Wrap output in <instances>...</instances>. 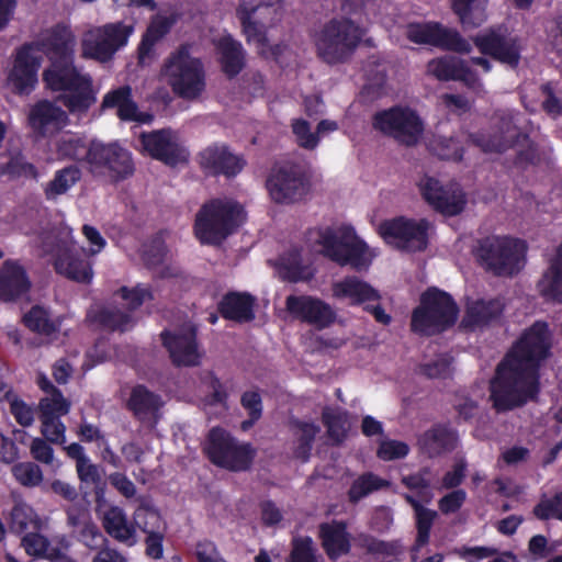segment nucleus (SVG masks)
Masks as SVG:
<instances>
[{"label": "nucleus", "instance_id": "nucleus-11", "mask_svg": "<svg viewBox=\"0 0 562 562\" xmlns=\"http://www.w3.org/2000/svg\"><path fill=\"white\" fill-rule=\"evenodd\" d=\"M132 32L133 26L122 22L92 27L82 36V56L100 63H108L127 43Z\"/></svg>", "mask_w": 562, "mask_h": 562}, {"label": "nucleus", "instance_id": "nucleus-15", "mask_svg": "<svg viewBox=\"0 0 562 562\" xmlns=\"http://www.w3.org/2000/svg\"><path fill=\"white\" fill-rule=\"evenodd\" d=\"M373 125L385 135L406 146L415 145L424 125L417 113L408 108L395 106L374 115Z\"/></svg>", "mask_w": 562, "mask_h": 562}, {"label": "nucleus", "instance_id": "nucleus-22", "mask_svg": "<svg viewBox=\"0 0 562 562\" xmlns=\"http://www.w3.org/2000/svg\"><path fill=\"white\" fill-rule=\"evenodd\" d=\"M285 307L294 318L317 328H325L335 319V312L329 304L310 295H290L285 300Z\"/></svg>", "mask_w": 562, "mask_h": 562}, {"label": "nucleus", "instance_id": "nucleus-4", "mask_svg": "<svg viewBox=\"0 0 562 562\" xmlns=\"http://www.w3.org/2000/svg\"><path fill=\"white\" fill-rule=\"evenodd\" d=\"M321 252L340 266L357 271L367 270L374 258L373 250L349 226L325 227L315 232Z\"/></svg>", "mask_w": 562, "mask_h": 562}, {"label": "nucleus", "instance_id": "nucleus-29", "mask_svg": "<svg viewBox=\"0 0 562 562\" xmlns=\"http://www.w3.org/2000/svg\"><path fill=\"white\" fill-rule=\"evenodd\" d=\"M127 408L143 423L154 425L159 418V411L164 405L161 397L144 385H135L131 390L126 402Z\"/></svg>", "mask_w": 562, "mask_h": 562}, {"label": "nucleus", "instance_id": "nucleus-60", "mask_svg": "<svg viewBox=\"0 0 562 562\" xmlns=\"http://www.w3.org/2000/svg\"><path fill=\"white\" fill-rule=\"evenodd\" d=\"M431 148L441 159L460 160L462 158V147L453 137L438 136L431 143Z\"/></svg>", "mask_w": 562, "mask_h": 562}, {"label": "nucleus", "instance_id": "nucleus-59", "mask_svg": "<svg viewBox=\"0 0 562 562\" xmlns=\"http://www.w3.org/2000/svg\"><path fill=\"white\" fill-rule=\"evenodd\" d=\"M316 552L312 538H296L293 541L291 562H324L323 558L317 555Z\"/></svg>", "mask_w": 562, "mask_h": 562}, {"label": "nucleus", "instance_id": "nucleus-61", "mask_svg": "<svg viewBox=\"0 0 562 562\" xmlns=\"http://www.w3.org/2000/svg\"><path fill=\"white\" fill-rule=\"evenodd\" d=\"M38 407L41 415H45L47 409L49 412V416L60 417L69 412L70 404L63 396L60 391L54 390L52 394L46 395L40 401Z\"/></svg>", "mask_w": 562, "mask_h": 562}, {"label": "nucleus", "instance_id": "nucleus-54", "mask_svg": "<svg viewBox=\"0 0 562 562\" xmlns=\"http://www.w3.org/2000/svg\"><path fill=\"white\" fill-rule=\"evenodd\" d=\"M58 151L60 155L88 164L90 156V145L87 146L80 137L76 135H65L58 142Z\"/></svg>", "mask_w": 562, "mask_h": 562}, {"label": "nucleus", "instance_id": "nucleus-6", "mask_svg": "<svg viewBox=\"0 0 562 562\" xmlns=\"http://www.w3.org/2000/svg\"><path fill=\"white\" fill-rule=\"evenodd\" d=\"M527 245L508 236H488L474 250L480 267L497 278H514L526 265Z\"/></svg>", "mask_w": 562, "mask_h": 562}, {"label": "nucleus", "instance_id": "nucleus-26", "mask_svg": "<svg viewBox=\"0 0 562 562\" xmlns=\"http://www.w3.org/2000/svg\"><path fill=\"white\" fill-rule=\"evenodd\" d=\"M200 158L201 167L213 176L223 175L232 178L245 166L243 158L234 155L225 145L209 146L201 153Z\"/></svg>", "mask_w": 562, "mask_h": 562}, {"label": "nucleus", "instance_id": "nucleus-1", "mask_svg": "<svg viewBox=\"0 0 562 562\" xmlns=\"http://www.w3.org/2000/svg\"><path fill=\"white\" fill-rule=\"evenodd\" d=\"M551 348L544 323L533 324L521 336L496 370L491 382V400L497 412L518 407L538 392V368Z\"/></svg>", "mask_w": 562, "mask_h": 562}, {"label": "nucleus", "instance_id": "nucleus-42", "mask_svg": "<svg viewBox=\"0 0 562 562\" xmlns=\"http://www.w3.org/2000/svg\"><path fill=\"white\" fill-rule=\"evenodd\" d=\"M21 547L25 553L33 559H45L53 562L55 555L61 549L52 547L50 541L44 535L38 532H29L21 539Z\"/></svg>", "mask_w": 562, "mask_h": 562}, {"label": "nucleus", "instance_id": "nucleus-63", "mask_svg": "<svg viewBox=\"0 0 562 562\" xmlns=\"http://www.w3.org/2000/svg\"><path fill=\"white\" fill-rule=\"evenodd\" d=\"M292 132L300 147L305 149H314L318 145L317 134L311 131V126L305 120H294L292 123Z\"/></svg>", "mask_w": 562, "mask_h": 562}, {"label": "nucleus", "instance_id": "nucleus-28", "mask_svg": "<svg viewBox=\"0 0 562 562\" xmlns=\"http://www.w3.org/2000/svg\"><path fill=\"white\" fill-rule=\"evenodd\" d=\"M166 247L160 236H155L148 243L144 244L142 249V259L144 265L156 270L154 277L160 279H182L184 272L177 266L165 262Z\"/></svg>", "mask_w": 562, "mask_h": 562}, {"label": "nucleus", "instance_id": "nucleus-12", "mask_svg": "<svg viewBox=\"0 0 562 562\" xmlns=\"http://www.w3.org/2000/svg\"><path fill=\"white\" fill-rule=\"evenodd\" d=\"M430 223L425 220L396 217L380 225V234L386 244L406 251H423L428 245V231Z\"/></svg>", "mask_w": 562, "mask_h": 562}, {"label": "nucleus", "instance_id": "nucleus-64", "mask_svg": "<svg viewBox=\"0 0 562 562\" xmlns=\"http://www.w3.org/2000/svg\"><path fill=\"white\" fill-rule=\"evenodd\" d=\"M74 537L90 550H98L108 541L93 520L88 522Z\"/></svg>", "mask_w": 562, "mask_h": 562}, {"label": "nucleus", "instance_id": "nucleus-56", "mask_svg": "<svg viewBox=\"0 0 562 562\" xmlns=\"http://www.w3.org/2000/svg\"><path fill=\"white\" fill-rule=\"evenodd\" d=\"M533 515L540 520H562V492L552 497L543 496L535 506Z\"/></svg>", "mask_w": 562, "mask_h": 562}, {"label": "nucleus", "instance_id": "nucleus-34", "mask_svg": "<svg viewBox=\"0 0 562 562\" xmlns=\"http://www.w3.org/2000/svg\"><path fill=\"white\" fill-rule=\"evenodd\" d=\"M131 97L130 86L120 87L104 95L102 108H117V115L121 120L146 122L149 116L138 112L137 105Z\"/></svg>", "mask_w": 562, "mask_h": 562}, {"label": "nucleus", "instance_id": "nucleus-57", "mask_svg": "<svg viewBox=\"0 0 562 562\" xmlns=\"http://www.w3.org/2000/svg\"><path fill=\"white\" fill-rule=\"evenodd\" d=\"M429 469H423L416 474L403 476V484L415 491L419 497V502L428 503L432 498V493L430 491V481H429Z\"/></svg>", "mask_w": 562, "mask_h": 562}, {"label": "nucleus", "instance_id": "nucleus-27", "mask_svg": "<svg viewBox=\"0 0 562 562\" xmlns=\"http://www.w3.org/2000/svg\"><path fill=\"white\" fill-rule=\"evenodd\" d=\"M164 345L169 350L172 361L177 366H198L201 352L195 341V331L189 326L179 334L162 333Z\"/></svg>", "mask_w": 562, "mask_h": 562}, {"label": "nucleus", "instance_id": "nucleus-41", "mask_svg": "<svg viewBox=\"0 0 562 562\" xmlns=\"http://www.w3.org/2000/svg\"><path fill=\"white\" fill-rule=\"evenodd\" d=\"M89 317L100 326L111 330H126L133 325L132 317L113 305L91 310Z\"/></svg>", "mask_w": 562, "mask_h": 562}, {"label": "nucleus", "instance_id": "nucleus-51", "mask_svg": "<svg viewBox=\"0 0 562 562\" xmlns=\"http://www.w3.org/2000/svg\"><path fill=\"white\" fill-rule=\"evenodd\" d=\"M389 486V482L373 473H366L353 481L349 490V499L353 503L368 496L370 493Z\"/></svg>", "mask_w": 562, "mask_h": 562}, {"label": "nucleus", "instance_id": "nucleus-18", "mask_svg": "<svg viewBox=\"0 0 562 562\" xmlns=\"http://www.w3.org/2000/svg\"><path fill=\"white\" fill-rule=\"evenodd\" d=\"M520 139L527 140V135L519 132L517 120L512 113L503 114L493 133L469 135V140L484 153H504L515 147Z\"/></svg>", "mask_w": 562, "mask_h": 562}, {"label": "nucleus", "instance_id": "nucleus-21", "mask_svg": "<svg viewBox=\"0 0 562 562\" xmlns=\"http://www.w3.org/2000/svg\"><path fill=\"white\" fill-rule=\"evenodd\" d=\"M140 142L145 151L167 165L176 166L188 159L187 150L179 143L177 134L170 130L144 133L140 135Z\"/></svg>", "mask_w": 562, "mask_h": 562}, {"label": "nucleus", "instance_id": "nucleus-16", "mask_svg": "<svg viewBox=\"0 0 562 562\" xmlns=\"http://www.w3.org/2000/svg\"><path fill=\"white\" fill-rule=\"evenodd\" d=\"M88 169L95 176L121 180L131 176L134 166L127 150L117 144L91 142Z\"/></svg>", "mask_w": 562, "mask_h": 562}, {"label": "nucleus", "instance_id": "nucleus-45", "mask_svg": "<svg viewBox=\"0 0 562 562\" xmlns=\"http://www.w3.org/2000/svg\"><path fill=\"white\" fill-rule=\"evenodd\" d=\"M405 499L413 506L417 525V543L424 546L429 540V532L437 513L425 508L419 501L406 494Z\"/></svg>", "mask_w": 562, "mask_h": 562}, {"label": "nucleus", "instance_id": "nucleus-37", "mask_svg": "<svg viewBox=\"0 0 562 562\" xmlns=\"http://www.w3.org/2000/svg\"><path fill=\"white\" fill-rule=\"evenodd\" d=\"M221 56L223 71L228 77H235L244 67V52L240 43L225 35L215 42Z\"/></svg>", "mask_w": 562, "mask_h": 562}, {"label": "nucleus", "instance_id": "nucleus-58", "mask_svg": "<svg viewBox=\"0 0 562 562\" xmlns=\"http://www.w3.org/2000/svg\"><path fill=\"white\" fill-rule=\"evenodd\" d=\"M41 431L45 439L52 443H64L66 441V427L57 416H49L46 409L45 415H41Z\"/></svg>", "mask_w": 562, "mask_h": 562}, {"label": "nucleus", "instance_id": "nucleus-53", "mask_svg": "<svg viewBox=\"0 0 562 562\" xmlns=\"http://www.w3.org/2000/svg\"><path fill=\"white\" fill-rule=\"evenodd\" d=\"M11 472L15 481L25 487H36L44 479L42 469L31 461L14 464Z\"/></svg>", "mask_w": 562, "mask_h": 562}, {"label": "nucleus", "instance_id": "nucleus-46", "mask_svg": "<svg viewBox=\"0 0 562 562\" xmlns=\"http://www.w3.org/2000/svg\"><path fill=\"white\" fill-rule=\"evenodd\" d=\"M176 19L175 16H164V15H157L151 24L149 25L147 33L139 46L138 54H139V61L144 63L145 58L147 57L149 53V46L157 40H159L161 36H164L170 27L175 24Z\"/></svg>", "mask_w": 562, "mask_h": 562}, {"label": "nucleus", "instance_id": "nucleus-25", "mask_svg": "<svg viewBox=\"0 0 562 562\" xmlns=\"http://www.w3.org/2000/svg\"><path fill=\"white\" fill-rule=\"evenodd\" d=\"M31 45H35L38 53L43 50L49 61L75 58L76 36L69 26L57 24L43 31Z\"/></svg>", "mask_w": 562, "mask_h": 562}, {"label": "nucleus", "instance_id": "nucleus-52", "mask_svg": "<svg viewBox=\"0 0 562 562\" xmlns=\"http://www.w3.org/2000/svg\"><path fill=\"white\" fill-rule=\"evenodd\" d=\"M128 310H135L145 302L151 300V292L146 283H130L120 289L116 293Z\"/></svg>", "mask_w": 562, "mask_h": 562}, {"label": "nucleus", "instance_id": "nucleus-55", "mask_svg": "<svg viewBox=\"0 0 562 562\" xmlns=\"http://www.w3.org/2000/svg\"><path fill=\"white\" fill-rule=\"evenodd\" d=\"M0 172L10 175L13 177H35L36 172L33 165L29 164L24 156L19 151L14 150L9 153L8 160L0 165Z\"/></svg>", "mask_w": 562, "mask_h": 562}, {"label": "nucleus", "instance_id": "nucleus-10", "mask_svg": "<svg viewBox=\"0 0 562 562\" xmlns=\"http://www.w3.org/2000/svg\"><path fill=\"white\" fill-rule=\"evenodd\" d=\"M205 451L215 465L231 471L247 470L255 457V449L250 443L237 441L221 428L210 431Z\"/></svg>", "mask_w": 562, "mask_h": 562}, {"label": "nucleus", "instance_id": "nucleus-32", "mask_svg": "<svg viewBox=\"0 0 562 562\" xmlns=\"http://www.w3.org/2000/svg\"><path fill=\"white\" fill-rule=\"evenodd\" d=\"M428 71L439 80H460L469 87L479 83L477 77L458 57L447 56L428 64Z\"/></svg>", "mask_w": 562, "mask_h": 562}, {"label": "nucleus", "instance_id": "nucleus-8", "mask_svg": "<svg viewBox=\"0 0 562 562\" xmlns=\"http://www.w3.org/2000/svg\"><path fill=\"white\" fill-rule=\"evenodd\" d=\"M363 36L362 30L349 19H333L314 35L316 53L327 64L347 60Z\"/></svg>", "mask_w": 562, "mask_h": 562}, {"label": "nucleus", "instance_id": "nucleus-36", "mask_svg": "<svg viewBox=\"0 0 562 562\" xmlns=\"http://www.w3.org/2000/svg\"><path fill=\"white\" fill-rule=\"evenodd\" d=\"M220 311L225 318L248 322L255 317L254 299L247 293H228L220 303Z\"/></svg>", "mask_w": 562, "mask_h": 562}, {"label": "nucleus", "instance_id": "nucleus-49", "mask_svg": "<svg viewBox=\"0 0 562 562\" xmlns=\"http://www.w3.org/2000/svg\"><path fill=\"white\" fill-rule=\"evenodd\" d=\"M323 422L327 427L329 437L340 442L345 439L349 429L348 415L340 409L326 408L323 412Z\"/></svg>", "mask_w": 562, "mask_h": 562}, {"label": "nucleus", "instance_id": "nucleus-7", "mask_svg": "<svg viewBox=\"0 0 562 562\" xmlns=\"http://www.w3.org/2000/svg\"><path fill=\"white\" fill-rule=\"evenodd\" d=\"M458 313V306L450 294L430 288L422 295L419 305L412 313L411 329L424 336L439 334L456 323Z\"/></svg>", "mask_w": 562, "mask_h": 562}, {"label": "nucleus", "instance_id": "nucleus-31", "mask_svg": "<svg viewBox=\"0 0 562 562\" xmlns=\"http://www.w3.org/2000/svg\"><path fill=\"white\" fill-rule=\"evenodd\" d=\"M322 547L329 559L336 560L350 550V536L344 521L333 520L319 525Z\"/></svg>", "mask_w": 562, "mask_h": 562}, {"label": "nucleus", "instance_id": "nucleus-13", "mask_svg": "<svg viewBox=\"0 0 562 562\" xmlns=\"http://www.w3.org/2000/svg\"><path fill=\"white\" fill-rule=\"evenodd\" d=\"M278 9L277 5L269 3L260 2L254 5L244 1L237 10L247 41L255 44L258 53L266 57L277 54L268 44L266 29L279 19Z\"/></svg>", "mask_w": 562, "mask_h": 562}, {"label": "nucleus", "instance_id": "nucleus-48", "mask_svg": "<svg viewBox=\"0 0 562 562\" xmlns=\"http://www.w3.org/2000/svg\"><path fill=\"white\" fill-rule=\"evenodd\" d=\"M80 179V171L76 167L64 168L58 171L55 178L45 188L47 199L66 193Z\"/></svg>", "mask_w": 562, "mask_h": 562}, {"label": "nucleus", "instance_id": "nucleus-23", "mask_svg": "<svg viewBox=\"0 0 562 562\" xmlns=\"http://www.w3.org/2000/svg\"><path fill=\"white\" fill-rule=\"evenodd\" d=\"M42 56L35 45L22 46L15 55L9 80L19 93H27L37 82Z\"/></svg>", "mask_w": 562, "mask_h": 562}, {"label": "nucleus", "instance_id": "nucleus-47", "mask_svg": "<svg viewBox=\"0 0 562 562\" xmlns=\"http://www.w3.org/2000/svg\"><path fill=\"white\" fill-rule=\"evenodd\" d=\"M319 432V427L312 423L297 422L294 425V435L296 437V446L294 454L296 458L306 461L312 450V443Z\"/></svg>", "mask_w": 562, "mask_h": 562}, {"label": "nucleus", "instance_id": "nucleus-39", "mask_svg": "<svg viewBox=\"0 0 562 562\" xmlns=\"http://www.w3.org/2000/svg\"><path fill=\"white\" fill-rule=\"evenodd\" d=\"M502 312V304L498 301H472L468 303L463 324L467 327H476L486 324Z\"/></svg>", "mask_w": 562, "mask_h": 562}, {"label": "nucleus", "instance_id": "nucleus-38", "mask_svg": "<svg viewBox=\"0 0 562 562\" xmlns=\"http://www.w3.org/2000/svg\"><path fill=\"white\" fill-rule=\"evenodd\" d=\"M487 0H452L453 12L465 29L481 26L486 20Z\"/></svg>", "mask_w": 562, "mask_h": 562}, {"label": "nucleus", "instance_id": "nucleus-5", "mask_svg": "<svg viewBox=\"0 0 562 562\" xmlns=\"http://www.w3.org/2000/svg\"><path fill=\"white\" fill-rule=\"evenodd\" d=\"M161 75L172 92L187 101L200 99L205 91L204 64L189 46H180L165 59Z\"/></svg>", "mask_w": 562, "mask_h": 562}, {"label": "nucleus", "instance_id": "nucleus-17", "mask_svg": "<svg viewBox=\"0 0 562 562\" xmlns=\"http://www.w3.org/2000/svg\"><path fill=\"white\" fill-rule=\"evenodd\" d=\"M406 36L417 44H428L457 53H470L471 45L460 33L439 23H413L406 27Z\"/></svg>", "mask_w": 562, "mask_h": 562}, {"label": "nucleus", "instance_id": "nucleus-62", "mask_svg": "<svg viewBox=\"0 0 562 562\" xmlns=\"http://www.w3.org/2000/svg\"><path fill=\"white\" fill-rule=\"evenodd\" d=\"M240 403L245 409L248 411L250 416L249 420H244L241 423V428L247 430L252 424L261 417L262 413V403L261 396L256 391H247L241 395Z\"/></svg>", "mask_w": 562, "mask_h": 562}, {"label": "nucleus", "instance_id": "nucleus-40", "mask_svg": "<svg viewBox=\"0 0 562 562\" xmlns=\"http://www.w3.org/2000/svg\"><path fill=\"white\" fill-rule=\"evenodd\" d=\"M10 527L14 532L23 533L29 529H41L42 520L31 505L16 498L10 512Z\"/></svg>", "mask_w": 562, "mask_h": 562}, {"label": "nucleus", "instance_id": "nucleus-44", "mask_svg": "<svg viewBox=\"0 0 562 562\" xmlns=\"http://www.w3.org/2000/svg\"><path fill=\"white\" fill-rule=\"evenodd\" d=\"M334 293L346 297L350 303H366L379 300L378 292L369 283H336Z\"/></svg>", "mask_w": 562, "mask_h": 562}, {"label": "nucleus", "instance_id": "nucleus-3", "mask_svg": "<svg viewBox=\"0 0 562 562\" xmlns=\"http://www.w3.org/2000/svg\"><path fill=\"white\" fill-rule=\"evenodd\" d=\"M246 220L241 204L228 198L213 199L195 215L194 234L206 245H220Z\"/></svg>", "mask_w": 562, "mask_h": 562}, {"label": "nucleus", "instance_id": "nucleus-2", "mask_svg": "<svg viewBox=\"0 0 562 562\" xmlns=\"http://www.w3.org/2000/svg\"><path fill=\"white\" fill-rule=\"evenodd\" d=\"M75 58L50 60L43 71L47 89L61 92L59 99L71 114L81 115L95 103L92 80L74 64Z\"/></svg>", "mask_w": 562, "mask_h": 562}, {"label": "nucleus", "instance_id": "nucleus-19", "mask_svg": "<svg viewBox=\"0 0 562 562\" xmlns=\"http://www.w3.org/2000/svg\"><path fill=\"white\" fill-rule=\"evenodd\" d=\"M418 186L424 199L442 214L456 215L463 210L465 199L459 184L442 186L434 178L424 177Z\"/></svg>", "mask_w": 562, "mask_h": 562}, {"label": "nucleus", "instance_id": "nucleus-43", "mask_svg": "<svg viewBox=\"0 0 562 562\" xmlns=\"http://www.w3.org/2000/svg\"><path fill=\"white\" fill-rule=\"evenodd\" d=\"M135 529L138 528L146 535L166 531V522L159 512L153 506L142 503L133 514Z\"/></svg>", "mask_w": 562, "mask_h": 562}, {"label": "nucleus", "instance_id": "nucleus-30", "mask_svg": "<svg viewBox=\"0 0 562 562\" xmlns=\"http://www.w3.org/2000/svg\"><path fill=\"white\" fill-rule=\"evenodd\" d=\"M458 443V435L445 425H435L417 439L419 450L430 458L452 451Z\"/></svg>", "mask_w": 562, "mask_h": 562}, {"label": "nucleus", "instance_id": "nucleus-20", "mask_svg": "<svg viewBox=\"0 0 562 562\" xmlns=\"http://www.w3.org/2000/svg\"><path fill=\"white\" fill-rule=\"evenodd\" d=\"M69 123V117L56 103L41 100L30 108L27 124L37 138H47L56 135Z\"/></svg>", "mask_w": 562, "mask_h": 562}, {"label": "nucleus", "instance_id": "nucleus-14", "mask_svg": "<svg viewBox=\"0 0 562 562\" xmlns=\"http://www.w3.org/2000/svg\"><path fill=\"white\" fill-rule=\"evenodd\" d=\"M72 244V229L67 226L53 232L52 236L43 237L44 250L56 251L55 269L61 277L72 281H89L93 277L92 269L87 261L69 254L68 247Z\"/></svg>", "mask_w": 562, "mask_h": 562}, {"label": "nucleus", "instance_id": "nucleus-9", "mask_svg": "<svg viewBox=\"0 0 562 562\" xmlns=\"http://www.w3.org/2000/svg\"><path fill=\"white\" fill-rule=\"evenodd\" d=\"M310 187L305 168L293 161L274 164L266 181L271 200L279 204L301 201L308 193Z\"/></svg>", "mask_w": 562, "mask_h": 562}, {"label": "nucleus", "instance_id": "nucleus-24", "mask_svg": "<svg viewBox=\"0 0 562 562\" xmlns=\"http://www.w3.org/2000/svg\"><path fill=\"white\" fill-rule=\"evenodd\" d=\"M483 54L491 55L501 63L516 67L520 58V46L516 37L490 30L473 38Z\"/></svg>", "mask_w": 562, "mask_h": 562}, {"label": "nucleus", "instance_id": "nucleus-35", "mask_svg": "<svg viewBox=\"0 0 562 562\" xmlns=\"http://www.w3.org/2000/svg\"><path fill=\"white\" fill-rule=\"evenodd\" d=\"M274 269L279 278L288 281H310L315 277L314 268L303 261L297 251L281 257Z\"/></svg>", "mask_w": 562, "mask_h": 562}, {"label": "nucleus", "instance_id": "nucleus-33", "mask_svg": "<svg viewBox=\"0 0 562 562\" xmlns=\"http://www.w3.org/2000/svg\"><path fill=\"white\" fill-rule=\"evenodd\" d=\"M105 531L115 540L128 547L137 542L134 524H130L124 510L120 507H110L102 518Z\"/></svg>", "mask_w": 562, "mask_h": 562}, {"label": "nucleus", "instance_id": "nucleus-50", "mask_svg": "<svg viewBox=\"0 0 562 562\" xmlns=\"http://www.w3.org/2000/svg\"><path fill=\"white\" fill-rule=\"evenodd\" d=\"M25 325L33 331L49 336L58 328V324L48 312L41 306H34L23 317Z\"/></svg>", "mask_w": 562, "mask_h": 562}]
</instances>
